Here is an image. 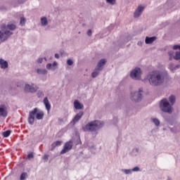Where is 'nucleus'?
<instances>
[{
    "label": "nucleus",
    "mask_w": 180,
    "mask_h": 180,
    "mask_svg": "<svg viewBox=\"0 0 180 180\" xmlns=\"http://www.w3.org/2000/svg\"><path fill=\"white\" fill-rule=\"evenodd\" d=\"M25 23H26V18H25V17H21L20 21V25L21 26H25Z\"/></svg>",
    "instance_id": "23"
},
{
    "label": "nucleus",
    "mask_w": 180,
    "mask_h": 180,
    "mask_svg": "<svg viewBox=\"0 0 180 180\" xmlns=\"http://www.w3.org/2000/svg\"><path fill=\"white\" fill-rule=\"evenodd\" d=\"M41 23L42 26H46L49 22L47 21V18L46 17L41 18Z\"/></svg>",
    "instance_id": "19"
},
{
    "label": "nucleus",
    "mask_w": 180,
    "mask_h": 180,
    "mask_svg": "<svg viewBox=\"0 0 180 180\" xmlns=\"http://www.w3.org/2000/svg\"><path fill=\"white\" fill-rule=\"evenodd\" d=\"M44 105H45V108L48 112H50V110L51 109V104H50V102L49 101V98L47 97H45L44 98Z\"/></svg>",
    "instance_id": "11"
},
{
    "label": "nucleus",
    "mask_w": 180,
    "mask_h": 180,
    "mask_svg": "<svg viewBox=\"0 0 180 180\" xmlns=\"http://www.w3.org/2000/svg\"><path fill=\"white\" fill-rule=\"evenodd\" d=\"M52 65H53V67H56L57 66V62H53Z\"/></svg>",
    "instance_id": "39"
},
{
    "label": "nucleus",
    "mask_w": 180,
    "mask_h": 180,
    "mask_svg": "<svg viewBox=\"0 0 180 180\" xmlns=\"http://www.w3.org/2000/svg\"><path fill=\"white\" fill-rule=\"evenodd\" d=\"M0 65L1 68L5 70L6 68H8V62L4 59H0Z\"/></svg>",
    "instance_id": "17"
},
{
    "label": "nucleus",
    "mask_w": 180,
    "mask_h": 180,
    "mask_svg": "<svg viewBox=\"0 0 180 180\" xmlns=\"http://www.w3.org/2000/svg\"><path fill=\"white\" fill-rule=\"evenodd\" d=\"M28 175L27 172H23L20 174V180H25L26 178H27Z\"/></svg>",
    "instance_id": "21"
},
{
    "label": "nucleus",
    "mask_w": 180,
    "mask_h": 180,
    "mask_svg": "<svg viewBox=\"0 0 180 180\" xmlns=\"http://www.w3.org/2000/svg\"><path fill=\"white\" fill-rule=\"evenodd\" d=\"M130 77L132 79H140L141 77V69L139 68H136L130 73Z\"/></svg>",
    "instance_id": "7"
},
{
    "label": "nucleus",
    "mask_w": 180,
    "mask_h": 180,
    "mask_svg": "<svg viewBox=\"0 0 180 180\" xmlns=\"http://www.w3.org/2000/svg\"><path fill=\"white\" fill-rule=\"evenodd\" d=\"M11 133H12V131L11 130H7L6 131H4L2 133V136L4 137H9V136H11Z\"/></svg>",
    "instance_id": "20"
},
{
    "label": "nucleus",
    "mask_w": 180,
    "mask_h": 180,
    "mask_svg": "<svg viewBox=\"0 0 180 180\" xmlns=\"http://www.w3.org/2000/svg\"><path fill=\"white\" fill-rule=\"evenodd\" d=\"M44 160H49V155H44Z\"/></svg>",
    "instance_id": "37"
},
{
    "label": "nucleus",
    "mask_w": 180,
    "mask_h": 180,
    "mask_svg": "<svg viewBox=\"0 0 180 180\" xmlns=\"http://www.w3.org/2000/svg\"><path fill=\"white\" fill-rule=\"evenodd\" d=\"M37 72L38 74H43L44 75L46 74H47V70H46V69H42V70L41 69H38L37 70Z\"/></svg>",
    "instance_id": "22"
},
{
    "label": "nucleus",
    "mask_w": 180,
    "mask_h": 180,
    "mask_svg": "<svg viewBox=\"0 0 180 180\" xmlns=\"http://www.w3.org/2000/svg\"><path fill=\"white\" fill-rule=\"evenodd\" d=\"M155 40H157V37H146L145 43L146 44H151L152 43H154V41H155Z\"/></svg>",
    "instance_id": "12"
},
{
    "label": "nucleus",
    "mask_w": 180,
    "mask_h": 180,
    "mask_svg": "<svg viewBox=\"0 0 180 180\" xmlns=\"http://www.w3.org/2000/svg\"><path fill=\"white\" fill-rule=\"evenodd\" d=\"M105 64H106V60H105V59H101V60L98 62V65H97V68H96V70H97L98 71H101V70H102V67H103Z\"/></svg>",
    "instance_id": "13"
},
{
    "label": "nucleus",
    "mask_w": 180,
    "mask_h": 180,
    "mask_svg": "<svg viewBox=\"0 0 180 180\" xmlns=\"http://www.w3.org/2000/svg\"><path fill=\"white\" fill-rule=\"evenodd\" d=\"M0 116H3V117L8 116V112L5 110V105H0Z\"/></svg>",
    "instance_id": "14"
},
{
    "label": "nucleus",
    "mask_w": 180,
    "mask_h": 180,
    "mask_svg": "<svg viewBox=\"0 0 180 180\" xmlns=\"http://www.w3.org/2000/svg\"><path fill=\"white\" fill-rule=\"evenodd\" d=\"M51 67H53V65L51 64V63H48V64L46 65V68H47L48 70H50V69L51 68Z\"/></svg>",
    "instance_id": "31"
},
{
    "label": "nucleus",
    "mask_w": 180,
    "mask_h": 180,
    "mask_svg": "<svg viewBox=\"0 0 180 180\" xmlns=\"http://www.w3.org/2000/svg\"><path fill=\"white\" fill-rule=\"evenodd\" d=\"M143 11H144V7L139 6L134 13V18H139V16L141 15Z\"/></svg>",
    "instance_id": "10"
},
{
    "label": "nucleus",
    "mask_w": 180,
    "mask_h": 180,
    "mask_svg": "<svg viewBox=\"0 0 180 180\" xmlns=\"http://www.w3.org/2000/svg\"><path fill=\"white\" fill-rule=\"evenodd\" d=\"M98 75H99V72L95 71L91 73V77L92 78H96V77H98Z\"/></svg>",
    "instance_id": "26"
},
{
    "label": "nucleus",
    "mask_w": 180,
    "mask_h": 180,
    "mask_svg": "<svg viewBox=\"0 0 180 180\" xmlns=\"http://www.w3.org/2000/svg\"><path fill=\"white\" fill-rule=\"evenodd\" d=\"M38 88L37 86H33V85L26 84L24 91L25 92H36L37 91Z\"/></svg>",
    "instance_id": "9"
},
{
    "label": "nucleus",
    "mask_w": 180,
    "mask_h": 180,
    "mask_svg": "<svg viewBox=\"0 0 180 180\" xmlns=\"http://www.w3.org/2000/svg\"><path fill=\"white\" fill-rule=\"evenodd\" d=\"M74 107L77 110H79L80 109H82V108H84V105L79 103L77 100H75L74 101Z\"/></svg>",
    "instance_id": "16"
},
{
    "label": "nucleus",
    "mask_w": 180,
    "mask_h": 180,
    "mask_svg": "<svg viewBox=\"0 0 180 180\" xmlns=\"http://www.w3.org/2000/svg\"><path fill=\"white\" fill-rule=\"evenodd\" d=\"M87 34H88V36H92V30H89L87 31Z\"/></svg>",
    "instance_id": "35"
},
{
    "label": "nucleus",
    "mask_w": 180,
    "mask_h": 180,
    "mask_svg": "<svg viewBox=\"0 0 180 180\" xmlns=\"http://www.w3.org/2000/svg\"><path fill=\"white\" fill-rule=\"evenodd\" d=\"M132 171H134V172L140 171V168H139V167H136L134 169H132Z\"/></svg>",
    "instance_id": "34"
},
{
    "label": "nucleus",
    "mask_w": 180,
    "mask_h": 180,
    "mask_svg": "<svg viewBox=\"0 0 180 180\" xmlns=\"http://www.w3.org/2000/svg\"><path fill=\"white\" fill-rule=\"evenodd\" d=\"M124 173L127 174H131V170L130 169H125Z\"/></svg>",
    "instance_id": "32"
},
{
    "label": "nucleus",
    "mask_w": 180,
    "mask_h": 180,
    "mask_svg": "<svg viewBox=\"0 0 180 180\" xmlns=\"http://www.w3.org/2000/svg\"><path fill=\"white\" fill-rule=\"evenodd\" d=\"M67 64H68V65H72V64H73L72 60L68 59L67 61Z\"/></svg>",
    "instance_id": "28"
},
{
    "label": "nucleus",
    "mask_w": 180,
    "mask_h": 180,
    "mask_svg": "<svg viewBox=\"0 0 180 180\" xmlns=\"http://www.w3.org/2000/svg\"><path fill=\"white\" fill-rule=\"evenodd\" d=\"M84 116V112H79L77 113L73 119V123H77Z\"/></svg>",
    "instance_id": "15"
},
{
    "label": "nucleus",
    "mask_w": 180,
    "mask_h": 180,
    "mask_svg": "<svg viewBox=\"0 0 180 180\" xmlns=\"http://www.w3.org/2000/svg\"><path fill=\"white\" fill-rule=\"evenodd\" d=\"M169 101V102H168L167 98H163L160 103V108L165 113H172V105L175 103V97L170 96Z\"/></svg>",
    "instance_id": "1"
},
{
    "label": "nucleus",
    "mask_w": 180,
    "mask_h": 180,
    "mask_svg": "<svg viewBox=\"0 0 180 180\" xmlns=\"http://www.w3.org/2000/svg\"><path fill=\"white\" fill-rule=\"evenodd\" d=\"M108 4H110L111 5H115L116 0H106Z\"/></svg>",
    "instance_id": "27"
},
{
    "label": "nucleus",
    "mask_w": 180,
    "mask_h": 180,
    "mask_svg": "<svg viewBox=\"0 0 180 180\" xmlns=\"http://www.w3.org/2000/svg\"><path fill=\"white\" fill-rule=\"evenodd\" d=\"M37 63H38V64H41V63H43V58H39L37 60Z\"/></svg>",
    "instance_id": "33"
},
{
    "label": "nucleus",
    "mask_w": 180,
    "mask_h": 180,
    "mask_svg": "<svg viewBox=\"0 0 180 180\" xmlns=\"http://www.w3.org/2000/svg\"><path fill=\"white\" fill-rule=\"evenodd\" d=\"M155 126H160V120L157 118H154L152 120Z\"/></svg>",
    "instance_id": "25"
},
{
    "label": "nucleus",
    "mask_w": 180,
    "mask_h": 180,
    "mask_svg": "<svg viewBox=\"0 0 180 180\" xmlns=\"http://www.w3.org/2000/svg\"><path fill=\"white\" fill-rule=\"evenodd\" d=\"M2 31H0V41H5V40H8L9 36H12L13 33L11 31L8 30H15L16 29V25L14 24H8L6 25L1 26ZM4 30L5 31H4Z\"/></svg>",
    "instance_id": "2"
},
{
    "label": "nucleus",
    "mask_w": 180,
    "mask_h": 180,
    "mask_svg": "<svg viewBox=\"0 0 180 180\" xmlns=\"http://www.w3.org/2000/svg\"><path fill=\"white\" fill-rule=\"evenodd\" d=\"M148 79L150 85H153V86L161 85V84L164 82V77H162L161 74H158L155 72L149 74L148 75Z\"/></svg>",
    "instance_id": "3"
},
{
    "label": "nucleus",
    "mask_w": 180,
    "mask_h": 180,
    "mask_svg": "<svg viewBox=\"0 0 180 180\" xmlns=\"http://www.w3.org/2000/svg\"><path fill=\"white\" fill-rule=\"evenodd\" d=\"M168 54L169 56V60H172V56L174 55V53L169 52Z\"/></svg>",
    "instance_id": "30"
},
{
    "label": "nucleus",
    "mask_w": 180,
    "mask_h": 180,
    "mask_svg": "<svg viewBox=\"0 0 180 180\" xmlns=\"http://www.w3.org/2000/svg\"><path fill=\"white\" fill-rule=\"evenodd\" d=\"M178 49L180 50V45H174L173 46V50H178Z\"/></svg>",
    "instance_id": "29"
},
{
    "label": "nucleus",
    "mask_w": 180,
    "mask_h": 180,
    "mask_svg": "<svg viewBox=\"0 0 180 180\" xmlns=\"http://www.w3.org/2000/svg\"><path fill=\"white\" fill-rule=\"evenodd\" d=\"M143 92V89H139V92H135L134 94H131V99L133 102H140L141 101L143 96L141 95Z\"/></svg>",
    "instance_id": "6"
},
{
    "label": "nucleus",
    "mask_w": 180,
    "mask_h": 180,
    "mask_svg": "<svg viewBox=\"0 0 180 180\" xmlns=\"http://www.w3.org/2000/svg\"><path fill=\"white\" fill-rule=\"evenodd\" d=\"M38 110L37 108H34L33 110L30 112L28 117V122L30 124H33V123H34V116H36L37 120H43V117H44V112L39 111L37 112Z\"/></svg>",
    "instance_id": "4"
},
{
    "label": "nucleus",
    "mask_w": 180,
    "mask_h": 180,
    "mask_svg": "<svg viewBox=\"0 0 180 180\" xmlns=\"http://www.w3.org/2000/svg\"><path fill=\"white\" fill-rule=\"evenodd\" d=\"M27 158H33V153H30L27 155Z\"/></svg>",
    "instance_id": "36"
},
{
    "label": "nucleus",
    "mask_w": 180,
    "mask_h": 180,
    "mask_svg": "<svg viewBox=\"0 0 180 180\" xmlns=\"http://www.w3.org/2000/svg\"><path fill=\"white\" fill-rule=\"evenodd\" d=\"M102 126H103V123L100 121H91L83 127V130L84 131H95V130H98V129H100Z\"/></svg>",
    "instance_id": "5"
},
{
    "label": "nucleus",
    "mask_w": 180,
    "mask_h": 180,
    "mask_svg": "<svg viewBox=\"0 0 180 180\" xmlns=\"http://www.w3.org/2000/svg\"><path fill=\"white\" fill-rule=\"evenodd\" d=\"M60 58V55H58V53L55 54V58Z\"/></svg>",
    "instance_id": "38"
},
{
    "label": "nucleus",
    "mask_w": 180,
    "mask_h": 180,
    "mask_svg": "<svg viewBox=\"0 0 180 180\" xmlns=\"http://www.w3.org/2000/svg\"><path fill=\"white\" fill-rule=\"evenodd\" d=\"M174 59L176 60H180V51L176 52L175 56H174Z\"/></svg>",
    "instance_id": "24"
},
{
    "label": "nucleus",
    "mask_w": 180,
    "mask_h": 180,
    "mask_svg": "<svg viewBox=\"0 0 180 180\" xmlns=\"http://www.w3.org/2000/svg\"><path fill=\"white\" fill-rule=\"evenodd\" d=\"M44 60H46V58H44Z\"/></svg>",
    "instance_id": "40"
},
{
    "label": "nucleus",
    "mask_w": 180,
    "mask_h": 180,
    "mask_svg": "<svg viewBox=\"0 0 180 180\" xmlns=\"http://www.w3.org/2000/svg\"><path fill=\"white\" fill-rule=\"evenodd\" d=\"M62 143H63V141H56L53 142L51 144V151H53V150H54V148H56V147H58V146H61Z\"/></svg>",
    "instance_id": "18"
},
{
    "label": "nucleus",
    "mask_w": 180,
    "mask_h": 180,
    "mask_svg": "<svg viewBox=\"0 0 180 180\" xmlns=\"http://www.w3.org/2000/svg\"><path fill=\"white\" fill-rule=\"evenodd\" d=\"M72 149V141L66 142L64 145L63 149L60 151V154H65L68 153L70 150Z\"/></svg>",
    "instance_id": "8"
}]
</instances>
